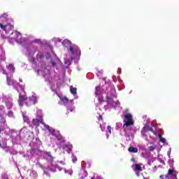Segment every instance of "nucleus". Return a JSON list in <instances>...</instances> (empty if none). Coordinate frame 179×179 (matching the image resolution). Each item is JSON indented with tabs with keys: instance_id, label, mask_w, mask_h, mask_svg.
<instances>
[{
	"instance_id": "nucleus-1",
	"label": "nucleus",
	"mask_w": 179,
	"mask_h": 179,
	"mask_svg": "<svg viewBox=\"0 0 179 179\" xmlns=\"http://www.w3.org/2000/svg\"><path fill=\"white\" fill-rule=\"evenodd\" d=\"M14 24L15 23L13 22V20L7 21V22H0V29H1V30L8 34V33H10V31L14 30Z\"/></svg>"
},
{
	"instance_id": "nucleus-2",
	"label": "nucleus",
	"mask_w": 179,
	"mask_h": 179,
	"mask_svg": "<svg viewBox=\"0 0 179 179\" xmlns=\"http://www.w3.org/2000/svg\"><path fill=\"white\" fill-rule=\"evenodd\" d=\"M124 118L125 120H127V121L126 120H124L123 122H124V124H123V128L127 127H131L132 125H134V119H132V114L131 113H126L124 115Z\"/></svg>"
},
{
	"instance_id": "nucleus-3",
	"label": "nucleus",
	"mask_w": 179,
	"mask_h": 179,
	"mask_svg": "<svg viewBox=\"0 0 179 179\" xmlns=\"http://www.w3.org/2000/svg\"><path fill=\"white\" fill-rule=\"evenodd\" d=\"M165 179H177V175L174 173V169H169L165 176Z\"/></svg>"
},
{
	"instance_id": "nucleus-4",
	"label": "nucleus",
	"mask_w": 179,
	"mask_h": 179,
	"mask_svg": "<svg viewBox=\"0 0 179 179\" xmlns=\"http://www.w3.org/2000/svg\"><path fill=\"white\" fill-rule=\"evenodd\" d=\"M32 124L34 127H40V124H44V122H43V116L39 115L38 119H33Z\"/></svg>"
},
{
	"instance_id": "nucleus-5",
	"label": "nucleus",
	"mask_w": 179,
	"mask_h": 179,
	"mask_svg": "<svg viewBox=\"0 0 179 179\" xmlns=\"http://www.w3.org/2000/svg\"><path fill=\"white\" fill-rule=\"evenodd\" d=\"M25 101H27V96H26L24 95H22V94H20L18 103H19L20 107H23V105L24 104Z\"/></svg>"
},
{
	"instance_id": "nucleus-6",
	"label": "nucleus",
	"mask_w": 179,
	"mask_h": 179,
	"mask_svg": "<svg viewBox=\"0 0 179 179\" xmlns=\"http://www.w3.org/2000/svg\"><path fill=\"white\" fill-rule=\"evenodd\" d=\"M0 20H1V22H0V23H5V22H10V20H12V19L8 18V14L4 13V14H3V15L0 17Z\"/></svg>"
},
{
	"instance_id": "nucleus-7",
	"label": "nucleus",
	"mask_w": 179,
	"mask_h": 179,
	"mask_svg": "<svg viewBox=\"0 0 179 179\" xmlns=\"http://www.w3.org/2000/svg\"><path fill=\"white\" fill-rule=\"evenodd\" d=\"M11 34H15V36H13V38H14V40H16L17 41L18 37H22V34H20V32L17 31L13 30Z\"/></svg>"
},
{
	"instance_id": "nucleus-8",
	"label": "nucleus",
	"mask_w": 179,
	"mask_h": 179,
	"mask_svg": "<svg viewBox=\"0 0 179 179\" xmlns=\"http://www.w3.org/2000/svg\"><path fill=\"white\" fill-rule=\"evenodd\" d=\"M50 171L55 173V171H57V170H58V171H62V168L61 166H59V165L56 164L55 166V168H50Z\"/></svg>"
},
{
	"instance_id": "nucleus-9",
	"label": "nucleus",
	"mask_w": 179,
	"mask_h": 179,
	"mask_svg": "<svg viewBox=\"0 0 179 179\" xmlns=\"http://www.w3.org/2000/svg\"><path fill=\"white\" fill-rule=\"evenodd\" d=\"M63 149L66 150L68 153H71L72 150V145H71L70 144H66L63 146Z\"/></svg>"
},
{
	"instance_id": "nucleus-10",
	"label": "nucleus",
	"mask_w": 179,
	"mask_h": 179,
	"mask_svg": "<svg viewBox=\"0 0 179 179\" xmlns=\"http://www.w3.org/2000/svg\"><path fill=\"white\" fill-rule=\"evenodd\" d=\"M103 87H106V90L103 89V92H105V93H107V94H111V92H109L108 90H111V87H110V86H108V84H105L104 85H103Z\"/></svg>"
},
{
	"instance_id": "nucleus-11",
	"label": "nucleus",
	"mask_w": 179,
	"mask_h": 179,
	"mask_svg": "<svg viewBox=\"0 0 179 179\" xmlns=\"http://www.w3.org/2000/svg\"><path fill=\"white\" fill-rule=\"evenodd\" d=\"M128 151L130 152V153H138V148L135 147H129Z\"/></svg>"
},
{
	"instance_id": "nucleus-12",
	"label": "nucleus",
	"mask_w": 179,
	"mask_h": 179,
	"mask_svg": "<svg viewBox=\"0 0 179 179\" xmlns=\"http://www.w3.org/2000/svg\"><path fill=\"white\" fill-rule=\"evenodd\" d=\"M134 171H142V166L139 164H135Z\"/></svg>"
},
{
	"instance_id": "nucleus-13",
	"label": "nucleus",
	"mask_w": 179,
	"mask_h": 179,
	"mask_svg": "<svg viewBox=\"0 0 179 179\" xmlns=\"http://www.w3.org/2000/svg\"><path fill=\"white\" fill-rule=\"evenodd\" d=\"M5 58V51L3 49L0 48V59H3Z\"/></svg>"
},
{
	"instance_id": "nucleus-14",
	"label": "nucleus",
	"mask_w": 179,
	"mask_h": 179,
	"mask_svg": "<svg viewBox=\"0 0 179 179\" xmlns=\"http://www.w3.org/2000/svg\"><path fill=\"white\" fill-rule=\"evenodd\" d=\"M70 92L71 94H76L77 93V89L76 87H73V86L70 87Z\"/></svg>"
},
{
	"instance_id": "nucleus-15",
	"label": "nucleus",
	"mask_w": 179,
	"mask_h": 179,
	"mask_svg": "<svg viewBox=\"0 0 179 179\" xmlns=\"http://www.w3.org/2000/svg\"><path fill=\"white\" fill-rule=\"evenodd\" d=\"M60 100L64 103V104H67V103H69V99L66 98V96L64 97H61Z\"/></svg>"
},
{
	"instance_id": "nucleus-16",
	"label": "nucleus",
	"mask_w": 179,
	"mask_h": 179,
	"mask_svg": "<svg viewBox=\"0 0 179 179\" xmlns=\"http://www.w3.org/2000/svg\"><path fill=\"white\" fill-rule=\"evenodd\" d=\"M43 125L44 127V128H46V129H48V131H49L50 132H51V131H52V128L50 126H48V124H46L45 123H43Z\"/></svg>"
},
{
	"instance_id": "nucleus-17",
	"label": "nucleus",
	"mask_w": 179,
	"mask_h": 179,
	"mask_svg": "<svg viewBox=\"0 0 179 179\" xmlns=\"http://www.w3.org/2000/svg\"><path fill=\"white\" fill-rule=\"evenodd\" d=\"M148 131H149V129L148 128V126L145 125L141 130V134H146Z\"/></svg>"
},
{
	"instance_id": "nucleus-18",
	"label": "nucleus",
	"mask_w": 179,
	"mask_h": 179,
	"mask_svg": "<svg viewBox=\"0 0 179 179\" xmlns=\"http://www.w3.org/2000/svg\"><path fill=\"white\" fill-rule=\"evenodd\" d=\"M47 156H48L49 157H50V163H52V162H54V157H52V155H51V152H46Z\"/></svg>"
},
{
	"instance_id": "nucleus-19",
	"label": "nucleus",
	"mask_w": 179,
	"mask_h": 179,
	"mask_svg": "<svg viewBox=\"0 0 179 179\" xmlns=\"http://www.w3.org/2000/svg\"><path fill=\"white\" fill-rule=\"evenodd\" d=\"M99 92H100V86H96L95 87V92H94L96 97H97V96H99Z\"/></svg>"
},
{
	"instance_id": "nucleus-20",
	"label": "nucleus",
	"mask_w": 179,
	"mask_h": 179,
	"mask_svg": "<svg viewBox=\"0 0 179 179\" xmlns=\"http://www.w3.org/2000/svg\"><path fill=\"white\" fill-rule=\"evenodd\" d=\"M0 123L3 124V125L6 124V120H5L4 117H3V116L1 115H0Z\"/></svg>"
},
{
	"instance_id": "nucleus-21",
	"label": "nucleus",
	"mask_w": 179,
	"mask_h": 179,
	"mask_svg": "<svg viewBox=\"0 0 179 179\" xmlns=\"http://www.w3.org/2000/svg\"><path fill=\"white\" fill-rule=\"evenodd\" d=\"M7 69L13 72V71H15V66H13V64H9L8 66H7Z\"/></svg>"
},
{
	"instance_id": "nucleus-22",
	"label": "nucleus",
	"mask_w": 179,
	"mask_h": 179,
	"mask_svg": "<svg viewBox=\"0 0 179 179\" xmlns=\"http://www.w3.org/2000/svg\"><path fill=\"white\" fill-rule=\"evenodd\" d=\"M98 101L100 103V104H101V103H104V98L103 96H98Z\"/></svg>"
},
{
	"instance_id": "nucleus-23",
	"label": "nucleus",
	"mask_w": 179,
	"mask_h": 179,
	"mask_svg": "<svg viewBox=\"0 0 179 179\" xmlns=\"http://www.w3.org/2000/svg\"><path fill=\"white\" fill-rule=\"evenodd\" d=\"M159 138L160 142H162V143H166V138H163V136H162V135H159Z\"/></svg>"
},
{
	"instance_id": "nucleus-24",
	"label": "nucleus",
	"mask_w": 179,
	"mask_h": 179,
	"mask_svg": "<svg viewBox=\"0 0 179 179\" xmlns=\"http://www.w3.org/2000/svg\"><path fill=\"white\" fill-rule=\"evenodd\" d=\"M8 103L6 102V105L8 108H10V107H12V103L10 102V99H8Z\"/></svg>"
},
{
	"instance_id": "nucleus-25",
	"label": "nucleus",
	"mask_w": 179,
	"mask_h": 179,
	"mask_svg": "<svg viewBox=\"0 0 179 179\" xmlns=\"http://www.w3.org/2000/svg\"><path fill=\"white\" fill-rule=\"evenodd\" d=\"M155 149H156V147H155L153 145H151V146L148 147V150L150 152H153Z\"/></svg>"
},
{
	"instance_id": "nucleus-26",
	"label": "nucleus",
	"mask_w": 179,
	"mask_h": 179,
	"mask_svg": "<svg viewBox=\"0 0 179 179\" xmlns=\"http://www.w3.org/2000/svg\"><path fill=\"white\" fill-rule=\"evenodd\" d=\"M2 179H9V176L8 173H4L3 176L1 177Z\"/></svg>"
},
{
	"instance_id": "nucleus-27",
	"label": "nucleus",
	"mask_w": 179,
	"mask_h": 179,
	"mask_svg": "<svg viewBox=\"0 0 179 179\" xmlns=\"http://www.w3.org/2000/svg\"><path fill=\"white\" fill-rule=\"evenodd\" d=\"M8 117H13V112L11 111V110L8 111Z\"/></svg>"
},
{
	"instance_id": "nucleus-28",
	"label": "nucleus",
	"mask_w": 179,
	"mask_h": 179,
	"mask_svg": "<svg viewBox=\"0 0 179 179\" xmlns=\"http://www.w3.org/2000/svg\"><path fill=\"white\" fill-rule=\"evenodd\" d=\"M149 131H150V132H152V134H154V135H157V133L156 131H155L153 128L150 127Z\"/></svg>"
},
{
	"instance_id": "nucleus-29",
	"label": "nucleus",
	"mask_w": 179,
	"mask_h": 179,
	"mask_svg": "<svg viewBox=\"0 0 179 179\" xmlns=\"http://www.w3.org/2000/svg\"><path fill=\"white\" fill-rule=\"evenodd\" d=\"M69 50H70L71 52H72L73 54H75V49L73 48V47L70 46Z\"/></svg>"
},
{
	"instance_id": "nucleus-30",
	"label": "nucleus",
	"mask_w": 179,
	"mask_h": 179,
	"mask_svg": "<svg viewBox=\"0 0 179 179\" xmlns=\"http://www.w3.org/2000/svg\"><path fill=\"white\" fill-rule=\"evenodd\" d=\"M107 129H108L109 134H111V126L108 125V126L107 127Z\"/></svg>"
},
{
	"instance_id": "nucleus-31",
	"label": "nucleus",
	"mask_w": 179,
	"mask_h": 179,
	"mask_svg": "<svg viewBox=\"0 0 179 179\" xmlns=\"http://www.w3.org/2000/svg\"><path fill=\"white\" fill-rule=\"evenodd\" d=\"M51 132H52V135L53 136H57V134H55V129H52V130L51 131Z\"/></svg>"
},
{
	"instance_id": "nucleus-32",
	"label": "nucleus",
	"mask_w": 179,
	"mask_h": 179,
	"mask_svg": "<svg viewBox=\"0 0 179 179\" xmlns=\"http://www.w3.org/2000/svg\"><path fill=\"white\" fill-rule=\"evenodd\" d=\"M6 79H7V85H10V83H9V76H6Z\"/></svg>"
},
{
	"instance_id": "nucleus-33",
	"label": "nucleus",
	"mask_w": 179,
	"mask_h": 179,
	"mask_svg": "<svg viewBox=\"0 0 179 179\" xmlns=\"http://www.w3.org/2000/svg\"><path fill=\"white\" fill-rule=\"evenodd\" d=\"M136 171V175L137 176V177H139V176H141V173L139 172V171Z\"/></svg>"
},
{
	"instance_id": "nucleus-34",
	"label": "nucleus",
	"mask_w": 179,
	"mask_h": 179,
	"mask_svg": "<svg viewBox=\"0 0 179 179\" xmlns=\"http://www.w3.org/2000/svg\"><path fill=\"white\" fill-rule=\"evenodd\" d=\"M38 55L39 58H43V57H44V55H43V53H38Z\"/></svg>"
},
{
	"instance_id": "nucleus-35",
	"label": "nucleus",
	"mask_w": 179,
	"mask_h": 179,
	"mask_svg": "<svg viewBox=\"0 0 179 179\" xmlns=\"http://www.w3.org/2000/svg\"><path fill=\"white\" fill-rule=\"evenodd\" d=\"M67 108L68 110H69L71 112L73 111V108L69 107V106H67Z\"/></svg>"
},
{
	"instance_id": "nucleus-36",
	"label": "nucleus",
	"mask_w": 179,
	"mask_h": 179,
	"mask_svg": "<svg viewBox=\"0 0 179 179\" xmlns=\"http://www.w3.org/2000/svg\"><path fill=\"white\" fill-rule=\"evenodd\" d=\"M98 120L99 121H101L103 120V117H101V115H99Z\"/></svg>"
},
{
	"instance_id": "nucleus-37",
	"label": "nucleus",
	"mask_w": 179,
	"mask_h": 179,
	"mask_svg": "<svg viewBox=\"0 0 179 179\" xmlns=\"http://www.w3.org/2000/svg\"><path fill=\"white\" fill-rule=\"evenodd\" d=\"M52 66H55L57 65V63H55V62L52 61Z\"/></svg>"
},
{
	"instance_id": "nucleus-38",
	"label": "nucleus",
	"mask_w": 179,
	"mask_h": 179,
	"mask_svg": "<svg viewBox=\"0 0 179 179\" xmlns=\"http://www.w3.org/2000/svg\"><path fill=\"white\" fill-rule=\"evenodd\" d=\"M145 70H142V71L141 72V75H145Z\"/></svg>"
},
{
	"instance_id": "nucleus-39",
	"label": "nucleus",
	"mask_w": 179,
	"mask_h": 179,
	"mask_svg": "<svg viewBox=\"0 0 179 179\" xmlns=\"http://www.w3.org/2000/svg\"><path fill=\"white\" fill-rule=\"evenodd\" d=\"M65 43H69V41H68V40H64V42H63V44H65Z\"/></svg>"
},
{
	"instance_id": "nucleus-40",
	"label": "nucleus",
	"mask_w": 179,
	"mask_h": 179,
	"mask_svg": "<svg viewBox=\"0 0 179 179\" xmlns=\"http://www.w3.org/2000/svg\"><path fill=\"white\" fill-rule=\"evenodd\" d=\"M106 100H111V97L107 96H106Z\"/></svg>"
},
{
	"instance_id": "nucleus-41",
	"label": "nucleus",
	"mask_w": 179,
	"mask_h": 179,
	"mask_svg": "<svg viewBox=\"0 0 179 179\" xmlns=\"http://www.w3.org/2000/svg\"><path fill=\"white\" fill-rule=\"evenodd\" d=\"M3 75H8L5 71H3Z\"/></svg>"
},
{
	"instance_id": "nucleus-42",
	"label": "nucleus",
	"mask_w": 179,
	"mask_h": 179,
	"mask_svg": "<svg viewBox=\"0 0 179 179\" xmlns=\"http://www.w3.org/2000/svg\"><path fill=\"white\" fill-rule=\"evenodd\" d=\"M159 178H161V179H164V178L163 177V176H159Z\"/></svg>"
},
{
	"instance_id": "nucleus-43",
	"label": "nucleus",
	"mask_w": 179,
	"mask_h": 179,
	"mask_svg": "<svg viewBox=\"0 0 179 179\" xmlns=\"http://www.w3.org/2000/svg\"><path fill=\"white\" fill-rule=\"evenodd\" d=\"M0 148H1L2 149H3V147L2 146V144L0 143Z\"/></svg>"
},
{
	"instance_id": "nucleus-44",
	"label": "nucleus",
	"mask_w": 179,
	"mask_h": 179,
	"mask_svg": "<svg viewBox=\"0 0 179 179\" xmlns=\"http://www.w3.org/2000/svg\"><path fill=\"white\" fill-rule=\"evenodd\" d=\"M2 38H6V36H2Z\"/></svg>"
},
{
	"instance_id": "nucleus-45",
	"label": "nucleus",
	"mask_w": 179,
	"mask_h": 179,
	"mask_svg": "<svg viewBox=\"0 0 179 179\" xmlns=\"http://www.w3.org/2000/svg\"><path fill=\"white\" fill-rule=\"evenodd\" d=\"M134 161H135V159L132 158L131 162H134Z\"/></svg>"
},
{
	"instance_id": "nucleus-46",
	"label": "nucleus",
	"mask_w": 179,
	"mask_h": 179,
	"mask_svg": "<svg viewBox=\"0 0 179 179\" xmlns=\"http://www.w3.org/2000/svg\"><path fill=\"white\" fill-rule=\"evenodd\" d=\"M143 179H148V178H146L145 177H143Z\"/></svg>"
},
{
	"instance_id": "nucleus-47",
	"label": "nucleus",
	"mask_w": 179,
	"mask_h": 179,
	"mask_svg": "<svg viewBox=\"0 0 179 179\" xmlns=\"http://www.w3.org/2000/svg\"><path fill=\"white\" fill-rule=\"evenodd\" d=\"M100 128H101V124H100Z\"/></svg>"
}]
</instances>
